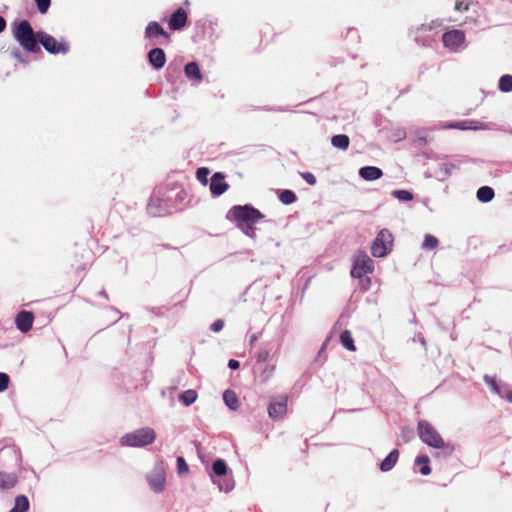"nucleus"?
<instances>
[{"label": "nucleus", "instance_id": "nucleus-10", "mask_svg": "<svg viewBox=\"0 0 512 512\" xmlns=\"http://www.w3.org/2000/svg\"><path fill=\"white\" fill-rule=\"evenodd\" d=\"M229 189V184L225 181V175L216 172L211 177L210 191L214 196H220Z\"/></svg>", "mask_w": 512, "mask_h": 512}, {"label": "nucleus", "instance_id": "nucleus-16", "mask_svg": "<svg viewBox=\"0 0 512 512\" xmlns=\"http://www.w3.org/2000/svg\"><path fill=\"white\" fill-rule=\"evenodd\" d=\"M18 476L15 473L0 472V488L7 490L16 486Z\"/></svg>", "mask_w": 512, "mask_h": 512}, {"label": "nucleus", "instance_id": "nucleus-29", "mask_svg": "<svg viewBox=\"0 0 512 512\" xmlns=\"http://www.w3.org/2000/svg\"><path fill=\"white\" fill-rule=\"evenodd\" d=\"M439 244V240L431 235V234H427L425 235V238H424V242L422 244V248L423 249H426V250H432V249H435Z\"/></svg>", "mask_w": 512, "mask_h": 512}, {"label": "nucleus", "instance_id": "nucleus-22", "mask_svg": "<svg viewBox=\"0 0 512 512\" xmlns=\"http://www.w3.org/2000/svg\"><path fill=\"white\" fill-rule=\"evenodd\" d=\"M331 143L334 147L346 150L349 147L350 140L347 135L344 134H338L334 135L331 139Z\"/></svg>", "mask_w": 512, "mask_h": 512}, {"label": "nucleus", "instance_id": "nucleus-8", "mask_svg": "<svg viewBox=\"0 0 512 512\" xmlns=\"http://www.w3.org/2000/svg\"><path fill=\"white\" fill-rule=\"evenodd\" d=\"M287 402L286 396L272 399L268 405V416L274 421L282 420L287 414Z\"/></svg>", "mask_w": 512, "mask_h": 512}, {"label": "nucleus", "instance_id": "nucleus-49", "mask_svg": "<svg viewBox=\"0 0 512 512\" xmlns=\"http://www.w3.org/2000/svg\"><path fill=\"white\" fill-rule=\"evenodd\" d=\"M507 399H508L510 402H512V393H509V394L507 395Z\"/></svg>", "mask_w": 512, "mask_h": 512}, {"label": "nucleus", "instance_id": "nucleus-37", "mask_svg": "<svg viewBox=\"0 0 512 512\" xmlns=\"http://www.w3.org/2000/svg\"><path fill=\"white\" fill-rule=\"evenodd\" d=\"M269 356H270V352H269L267 349H260V350L256 353V355H255L256 360H257V362H259V363H262V362L267 361V360H268V358H269Z\"/></svg>", "mask_w": 512, "mask_h": 512}, {"label": "nucleus", "instance_id": "nucleus-34", "mask_svg": "<svg viewBox=\"0 0 512 512\" xmlns=\"http://www.w3.org/2000/svg\"><path fill=\"white\" fill-rule=\"evenodd\" d=\"M35 2H36L38 11L41 14H45L51 5V0H35Z\"/></svg>", "mask_w": 512, "mask_h": 512}, {"label": "nucleus", "instance_id": "nucleus-12", "mask_svg": "<svg viewBox=\"0 0 512 512\" xmlns=\"http://www.w3.org/2000/svg\"><path fill=\"white\" fill-rule=\"evenodd\" d=\"M187 22V12L183 8H178L168 21L169 28L172 30L182 29Z\"/></svg>", "mask_w": 512, "mask_h": 512}, {"label": "nucleus", "instance_id": "nucleus-23", "mask_svg": "<svg viewBox=\"0 0 512 512\" xmlns=\"http://www.w3.org/2000/svg\"><path fill=\"white\" fill-rule=\"evenodd\" d=\"M340 342L349 351H355L354 339L349 330H344L340 335Z\"/></svg>", "mask_w": 512, "mask_h": 512}, {"label": "nucleus", "instance_id": "nucleus-4", "mask_svg": "<svg viewBox=\"0 0 512 512\" xmlns=\"http://www.w3.org/2000/svg\"><path fill=\"white\" fill-rule=\"evenodd\" d=\"M229 214L238 224V226H240L242 223L251 226L264 217V215L258 209L250 205L234 206L230 209Z\"/></svg>", "mask_w": 512, "mask_h": 512}, {"label": "nucleus", "instance_id": "nucleus-19", "mask_svg": "<svg viewBox=\"0 0 512 512\" xmlns=\"http://www.w3.org/2000/svg\"><path fill=\"white\" fill-rule=\"evenodd\" d=\"M184 71L188 78L194 79L196 81L202 80V74L196 62H190L186 64Z\"/></svg>", "mask_w": 512, "mask_h": 512}, {"label": "nucleus", "instance_id": "nucleus-5", "mask_svg": "<svg viewBox=\"0 0 512 512\" xmlns=\"http://www.w3.org/2000/svg\"><path fill=\"white\" fill-rule=\"evenodd\" d=\"M393 235L387 229H382L377 234L371 245V253L374 257H384L392 249Z\"/></svg>", "mask_w": 512, "mask_h": 512}, {"label": "nucleus", "instance_id": "nucleus-32", "mask_svg": "<svg viewBox=\"0 0 512 512\" xmlns=\"http://www.w3.org/2000/svg\"><path fill=\"white\" fill-rule=\"evenodd\" d=\"M392 195L401 201H411L413 199L412 193L407 190H395Z\"/></svg>", "mask_w": 512, "mask_h": 512}, {"label": "nucleus", "instance_id": "nucleus-6", "mask_svg": "<svg viewBox=\"0 0 512 512\" xmlns=\"http://www.w3.org/2000/svg\"><path fill=\"white\" fill-rule=\"evenodd\" d=\"M374 270L373 260L363 251H358L354 256V263L351 270V276L362 278L372 273Z\"/></svg>", "mask_w": 512, "mask_h": 512}, {"label": "nucleus", "instance_id": "nucleus-44", "mask_svg": "<svg viewBox=\"0 0 512 512\" xmlns=\"http://www.w3.org/2000/svg\"><path fill=\"white\" fill-rule=\"evenodd\" d=\"M228 366L230 369L236 370L240 367V363L237 360L230 359L228 362Z\"/></svg>", "mask_w": 512, "mask_h": 512}, {"label": "nucleus", "instance_id": "nucleus-14", "mask_svg": "<svg viewBox=\"0 0 512 512\" xmlns=\"http://www.w3.org/2000/svg\"><path fill=\"white\" fill-rule=\"evenodd\" d=\"M150 64L155 69H161L166 63V55L161 48H154L148 53Z\"/></svg>", "mask_w": 512, "mask_h": 512}, {"label": "nucleus", "instance_id": "nucleus-38", "mask_svg": "<svg viewBox=\"0 0 512 512\" xmlns=\"http://www.w3.org/2000/svg\"><path fill=\"white\" fill-rule=\"evenodd\" d=\"M10 378L6 373L0 372V392L7 390Z\"/></svg>", "mask_w": 512, "mask_h": 512}, {"label": "nucleus", "instance_id": "nucleus-46", "mask_svg": "<svg viewBox=\"0 0 512 512\" xmlns=\"http://www.w3.org/2000/svg\"><path fill=\"white\" fill-rule=\"evenodd\" d=\"M434 24V22H432L431 24L429 25H421V27L419 28V30H422V31H426V30H431L432 29V25Z\"/></svg>", "mask_w": 512, "mask_h": 512}, {"label": "nucleus", "instance_id": "nucleus-15", "mask_svg": "<svg viewBox=\"0 0 512 512\" xmlns=\"http://www.w3.org/2000/svg\"><path fill=\"white\" fill-rule=\"evenodd\" d=\"M359 175L366 181H374L383 176V171L375 166H365L360 168Z\"/></svg>", "mask_w": 512, "mask_h": 512}, {"label": "nucleus", "instance_id": "nucleus-13", "mask_svg": "<svg viewBox=\"0 0 512 512\" xmlns=\"http://www.w3.org/2000/svg\"><path fill=\"white\" fill-rule=\"evenodd\" d=\"M145 36L147 38H154L161 36L166 42L169 41L170 35L163 29L158 22H150L145 29Z\"/></svg>", "mask_w": 512, "mask_h": 512}, {"label": "nucleus", "instance_id": "nucleus-33", "mask_svg": "<svg viewBox=\"0 0 512 512\" xmlns=\"http://www.w3.org/2000/svg\"><path fill=\"white\" fill-rule=\"evenodd\" d=\"M177 471L180 475L185 474L189 471L188 464L182 456L177 458Z\"/></svg>", "mask_w": 512, "mask_h": 512}, {"label": "nucleus", "instance_id": "nucleus-21", "mask_svg": "<svg viewBox=\"0 0 512 512\" xmlns=\"http://www.w3.org/2000/svg\"><path fill=\"white\" fill-rule=\"evenodd\" d=\"M29 509V500L25 495L15 498L14 507L9 512H26Z\"/></svg>", "mask_w": 512, "mask_h": 512}, {"label": "nucleus", "instance_id": "nucleus-42", "mask_svg": "<svg viewBox=\"0 0 512 512\" xmlns=\"http://www.w3.org/2000/svg\"><path fill=\"white\" fill-rule=\"evenodd\" d=\"M413 436V431L410 428H403L402 430V437L404 442H408L411 437Z\"/></svg>", "mask_w": 512, "mask_h": 512}, {"label": "nucleus", "instance_id": "nucleus-27", "mask_svg": "<svg viewBox=\"0 0 512 512\" xmlns=\"http://www.w3.org/2000/svg\"><path fill=\"white\" fill-rule=\"evenodd\" d=\"M197 397H198L197 392L195 390L189 389V390L184 391L180 395L179 399L186 406H189L196 401Z\"/></svg>", "mask_w": 512, "mask_h": 512}, {"label": "nucleus", "instance_id": "nucleus-31", "mask_svg": "<svg viewBox=\"0 0 512 512\" xmlns=\"http://www.w3.org/2000/svg\"><path fill=\"white\" fill-rule=\"evenodd\" d=\"M209 173H210V171L206 167L198 168L196 171V178L201 184L207 185Z\"/></svg>", "mask_w": 512, "mask_h": 512}, {"label": "nucleus", "instance_id": "nucleus-7", "mask_svg": "<svg viewBox=\"0 0 512 512\" xmlns=\"http://www.w3.org/2000/svg\"><path fill=\"white\" fill-rule=\"evenodd\" d=\"M38 44L41 43L44 49L51 54H66L69 50V46L65 42H58L53 36L38 31Z\"/></svg>", "mask_w": 512, "mask_h": 512}, {"label": "nucleus", "instance_id": "nucleus-26", "mask_svg": "<svg viewBox=\"0 0 512 512\" xmlns=\"http://www.w3.org/2000/svg\"><path fill=\"white\" fill-rule=\"evenodd\" d=\"M278 197H279V200L285 205L292 204L297 200L296 194L292 190H288V189L282 190L279 193Z\"/></svg>", "mask_w": 512, "mask_h": 512}, {"label": "nucleus", "instance_id": "nucleus-11", "mask_svg": "<svg viewBox=\"0 0 512 512\" xmlns=\"http://www.w3.org/2000/svg\"><path fill=\"white\" fill-rule=\"evenodd\" d=\"M34 322V315L30 311L22 310L15 318L16 327L22 332L27 333L31 330Z\"/></svg>", "mask_w": 512, "mask_h": 512}, {"label": "nucleus", "instance_id": "nucleus-47", "mask_svg": "<svg viewBox=\"0 0 512 512\" xmlns=\"http://www.w3.org/2000/svg\"><path fill=\"white\" fill-rule=\"evenodd\" d=\"M257 341V336L254 334L250 338V345L252 346Z\"/></svg>", "mask_w": 512, "mask_h": 512}, {"label": "nucleus", "instance_id": "nucleus-51", "mask_svg": "<svg viewBox=\"0 0 512 512\" xmlns=\"http://www.w3.org/2000/svg\"><path fill=\"white\" fill-rule=\"evenodd\" d=\"M230 489H231V487H230V486H227V487H226V491H229Z\"/></svg>", "mask_w": 512, "mask_h": 512}, {"label": "nucleus", "instance_id": "nucleus-20", "mask_svg": "<svg viewBox=\"0 0 512 512\" xmlns=\"http://www.w3.org/2000/svg\"><path fill=\"white\" fill-rule=\"evenodd\" d=\"M223 399L226 403V405L232 409L237 410L239 407V399L237 397V394L232 390H226L223 394Z\"/></svg>", "mask_w": 512, "mask_h": 512}, {"label": "nucleus", "instance_id": "nucleus-18", "mask_svg": "<svg viewBox=\"0 0 512 512\" xmlns=\"http://www.w3.org/2000/svg\"><path fill=\"white\" fill-rule=\"evenodd\" d=\"M148 482H149L150 487L155 492H160V491L163 490V487H164V484H165V478H164L162 473L157 472V473H155L153 475H150L148 477Z\"/></svg>", "mask_w": 512, "mask_h": 512}, {"label": "nucleus", "instance_id": "nucleus-40", "mask_svg": "<svg viewBox=\"0 0 512 512\" xmlns=\"http://www.w3.org/2000/svg\"><path fill=\"white\" fill-rule=\"evenodd\" d=\"M302 178L309 184V185H315L316 184V177L310 173V172H303L301 173Z\"/></svg>", "mask_w": 512, "mask_h": 512}, {"label": "nucleus", "instance_id": "nucleus-28", "mask_svg": "<svg viewBox=\"0 0 512 512\" xmlns=\"http://www.w3.org/2000/svg\"><path fill=\"white\" fill-rule=\"evenodd\" d=\"M212 470L215 475L223 476L227 473V465L226 462L222 459H217L213 462Z\"/></svg>", "mask_w": 512, "mask_h": 512}, {"label": "nucleus", "instance_id": "nucleus-35", "mask_svg": "<svg viewBox=\"0 0 512 512\" xmlns=\"http://www.w3.org/2000/svg\"><path fill=\"white\" fill-rule=\"evenodd\" d=\"M275 366H266L260 374L262 381H268L274 374Z\"/></svg>", "mask_w": 512, "mask_h": 512}, {"label": "nucleus", "instance_id": "nucleus-36", "mask_svg": "<svg viewBox=\"0 0 512 512\" xmlns=\"http://www.w3.org/2000/svg\"><path fill=\"white\" fill-rule=\"evenodd\" d=\"M471 0H462L455 3V10L459 12H465L469 9Z\"/></svg>", "mask_w": 512, "mask_h": 512}, {"label": "nucleus", "instance_id": "nucleus-39", "mask_svg": "<svg viewBox=\"0 0 512 512\" xmlns=\"http://www.w3.org/2000/svg\"><path fill=\"white\" fill-rule=\"evenodd\" d=\"M466 124H467V122H457V123H454V124H450L448 126V128L460 129V130H465V129H468V128H472V126H467ZM477 128H481V126H473V129H477Z\"/></svg>", "mask_w": 512, "mask_h": 512}, {"label": "nucleus", "instance_id": "nucleus-30", "mask_svg": "<svg viewBox=\"0 0 512 512\" xmlns=\"http://www.w3.org/2000/svg\"><path fill=\"white\" fill-rule=\"evenodd\" d=\"M499 89L503 92L512 91V76L503 75L499 80Z\"/></svg>", "mask_w": 512, "mask_h": 512}, {"label": "nucleus", "instance_id": "nucleus-3", "mask_svg": "<svg viewBox=\"0 0 512 512\" xmlns=\"http://www.w3.org/2000/svg\"><path fill=\"white\" fill-rule=\"evenodd\" d=\"M155 439V431L150 427H144L125 434L120 442L122 446L144 447L152 444Z\"/></svg>", "mask_w": 512, "mask_h": 512}, {"label": "nucleus", "instance_id": "nucleus-25", "mask_svg": "<svg viewBox=\"0 0 512 512\" xmlns=\"http://www.w3.org/2000/svg\"><path fill=\"white\" fill-rule=\"evenodd\" d=\"M415 464L420 466L419 472L422 475L426 476V475H429L431 473V468H430V465H429V458L427 456H418L415 459Z\"/></svg>", "mask_w": 512, "mask_h": 512}, {"label": "nucleus", "instance_id": "nucleus-50", "mask_svg": "<svg viewBox=\"0 0 512 512\" xmlns=\"http://www.w3.org/2000/svg\"><path fill=\"white\" fill-rule=\"evenodd\" d=\"M419 140H420V142L426 143V140L424 138H420Z\"/></svg>", "mask_w": 512, "mask_h": 512}, {"label": "nucleus", "instance_id": "nucleus-2", "mask_svg": "<svg viewBox=\"0 0 512 512\" xmlns=\"http://www.w3.org/2000/svg\"><path fill=\"white\" fill-rule=\"evenodd\" d=\"M417 432L425 444L436 449H443L446 455H450L453 452V446L445 443L438 431L428 421H419Z\"/></svg>", "mask_w": 512, "mask_h": 512}, {"label": "nucleus", "instance_id": "nucleus-41", "mask_svg": "<svg viewBox=\"0 0 512 512\" xmlns=\"http://www.w3.org/2000/svg\"><path fill=\"white\" fill-rule=\"evenodd\" d=\"M224 327V321L222 319H218L216 320L212 325H211V330L215 333L217 332H220Z\"/></svg>", "mask_w": 512, "mask_h": 512}, {"label": "nucleus", "instance_id": "nucleus-9", "mask_svg": "<svg viewBox=\"0 0 512 512\" xmlns=\"http://www.w3.org/2000/svg\"><path fill=\"white\" fill-rule=\"evenodd\" d=\"M442 40L444 43V46L451 49V50H457L465 41V34L461 30H451L448 32H445L442 35Z\"/></svg>", "mask_w": 512, "mask_h": 512}, {"label": "nucleus", "instance_id": "nucleus-1", "mask_svg": "<svg viewBox=\"0 0 512 512\" xmlns=\"http://www.w3.org/2000/svg\"><path fill=\"white\" fill-rule=\"evenodd\" d=\"M13 37L27 52L38 53L41 51L38 45V32H34L29 21L22 20L15 24L13 28Z\"/></svg>", "mask_w": 512, "mask_h": 512}, {"label": "nucleus", "instance_id": "nucleus-43", "mask_svg": "<svg viewBox=\"0 0 512 512\" xmlns=\"http://www.w3.org/2000/svg\"><path fill=\"white\" fill-rule=\"evenodd\" d=\"M485 380H486V382H487V383L492 387V389H493L495 392L499 393V388H498V386H497V384H496L495 380L490 379L488 376H486V377H485Z\"/></svg>", "mask_w": 512, "mask_h": 512}, {"label": "nucleus", "instance_id": "nucleus-45", "mask_svg": "<svg viewBox=\"0 0 512 512\" xmlns=\"http://www.w3.org/2000/svg\"><path fill=\"white\" fill-rule=\"evenodd\" d=\"M6 28V20L0 16V33L3 32Z\"/></svg>", "mask_w": 512, "mask_h": 512}, {"label": "nucleus", "instance_id": "nucleus-17", "mask_svg": "<svg viewBox=\"0 0 512 512\" xmlns=\"http://www.w3.org/2000/svg\"><path fill=\"white\" fill-rule=\"evenodd\" d=\"M399 458V451L397 449L392 450L388 456L380 463V470L382 472L390 471L397 463Z\"/></svg>", "mask_w": 512, "mask_h": 512}, {"label": "nucleus", "instance_id": "nucleus-48", "mask_svg": "<svg viewBox=\"0 0 512 512\" xmlns=\"http://www.w3.org/2000/svg\"><path fill=\"white\" fill-rule=\"evenodd\" d=\"M16 58H20V52L17 50L13 53Z\"/></svg>", "mask_w": 512, "mask_h": 512}, {"label": "nucleus", "instance_id": "nucleus-24", "mask_svg": "<svg viewBox=\"0 0 512 512\" xmlns=\"http://www.w3.org/2000/svg\"><path fill=\"white\" fill-rule=\"evenodd\" d=\"M494 197V190L489 186H482L477 191V198L481 202H489Z\"/></svg>", "mask_w": 512, "mask_h": 512}]
</instances>
